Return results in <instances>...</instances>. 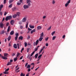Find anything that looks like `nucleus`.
Wrapping results in <instances>:
<instances>
[{
  "label": "nucleus",
  "instance_id": "f257e3e1",
  "mask_svg": "<svg viewBox=\"0 0 76 76\" xmlns=\"http://www.w3.org/2000/svg\"><path fill=\"white\" fill-rule=\"evenodd\" d=\"M12 17L11 15L7 16L5 18V20H6V21H7L8 20H10V19H12Z\"/></svg>",
  "mask_w": 76,
  "mask_h": 76
},
{
  "label": "nucleus",
  "instance_id": "f03ea898",
  "mask_svg": "<svg viewBox=\"0 0 76 76\" xmlns=\"http://www.w3.org/2000/svg\"><path fill=\"white\" fill-rule=\"evenodd\" d=\"M23 7L25 9H28L29 8V7L28 5H24L23 6Z\"/></svg>",
  "mask_w": 76,
  "mask_h": 76
},
{
  "label": "nucleus",
  "instance_id": "7ed1b4c3",
  "mask_svg": "<svg viewBox=\"0 0 76 76\" xmlns=\"http://www.w3.org/2000/svg\"><path fill=\"white\" fill-rule=\"evenodd\" d=\"M70 3V0H69V1L67 2V3L65 4V7H67Z\"/></svg>",
  "mask_w": 76,
  "mask_h": 76
},
{
  "label": "nucleus",
  "instance_id": "20e7f679",
  "mask_svg": "<svg viewBox=\"0 0 76 76\" xmlns=\"http://www.w3.org/2000/svg\"><path fill=\"white\" fill-rule=\"evenodd\" d=\"M26 18H23L22 20V22H26Z\"/></svg>",
  "mask_w": 76,
  "mask_h": 76
},
{
  "label": "nucleus",
  "instance_id": "39448f33",
  "mask_svg": "<svg viewBox=\"0 0 76 76\" xmlns=\"http://www.w3.org/2000/svg\"><path fill=\"white\" fill-rule=\"evenodd\" d=\"M38 42H39V40H37L36 42V43L35 42L34 43V46H35V44H36V45H37L38 44Z\"/></svg>",
  "mask_w": 76,
  "mask_h": 76
},
{
  "label": "nucleus",
  "instance_id": "423d86ee",
  "mask_svg": "<svg viewBox=\"0 0 76 76\" xmlns=\"http://www.w3.org/2000/svg\"><path fill=\"white\" fill-rule=\"evenodd\" d=\"M4 25L3 23H1L0 24V26L1 28H3Z\"/></svg>",
  "mask_w": 76,
  "mask_h": 76
},
{
  "label": "nucleus",
  "instance_id": "0eeeda50",
  "mask_svg": "<svg viewBox=\"0 0 76 76\" xmlns=\"http://www.w3.org/2000/svg\"><path fill=\"white\" fill-rule=\"evenodd\" d=\"M14 20H11L10 22V24L12 25H13L14 23Z\"/></svg>",
  "mask_w": 76,
  "mask_h": 76
},
{
  "label": "nucleus",
  "instance_id": "6e6552de",
  "mask_svg": "<svg viewBox=\"0 0 76 76\" xmlns=\"http://www.w3.org/2000/svg\"><path fill=\"white\" fill-rule=\"evenodd\" d=\"M16 14L17 15V16H20V12H16Z\"/></svg>",
  "mask_w": 76,
  "mask_h": 76
},
{
  "label": "nucleus",
  "instance_id": "1a4fd4ad",
  "mask_svg": "<svg viewBox=\"0 0 76 76\" xmlns=\"http://www.w3.org/2000/svg\"><path fill=\"white\" fill-rule=\"evenodd\" d=\"M14 34V31H12L10 32V35H13Z\"/></svg>",
  "mask_w": 76,
  "mask_h": 76
},
{
  "label": "nucleus",
  "instance_id": "9d476101",
  "mask_svg": "<svg viewBox=\"0 0 76 76\" xmlns=\"http://www.w3.org/2000/svg\"><path fill=\"white\" fill-rule=\"evenodd\" d=\"M12 12H15L16 10L17 9L15 7L12 8Z\"/></svg>",
  "mask_w": 76,
  "mask_h": 76
},
{
  "label": "nucleus",
  "instance_id": "9b49d317",
  "mask_svg": "<svg viewBox=\"0 0 76 76\" xmlns=\"http://www.w3.org/2000/svg\"><path fill=\"white\" fill-rule=\"evenodd\" d=\"M3 4H1L0 5V11L1 10V9L3 8Z\"/></svg>",
  "mask_w": 76,
  "mask_h": 76
},
{
  "label": "nucleus",
  "instance_id": "f8f14e48",
  "mask_svg": "<svg viewBox=\"0 0 76 76\" xmlns=\"http://www.w3.org/2000/svg\"><path fill=\"white\" fill-rule=\"evenodd\" d=\"M1 58L4 60H7V57L3 56H2Z\"/></svg>",
  "mask_w": 76,
  "mask_h": 76
},
{
  "label": "nucleus",
  "instance_id": "ddd939ff",
  "mask_svg": "<svg viewBox=\"0 0 76 76\" xmlns=\"http://www.w3.org/2000/svg\"><path fill=\"white\" fill-rule=\"evenodd\" d=\"M37 28L38 30H39V29H41L42 28V27L40 26H39L37 27Z\"/></svg>",
  "mask_w": 76,
  "mask_h": 76
},
{
  "label": "nucleus",
  "instance_id": "4468645a",
  "mask_svg": "<svg viewBox=\"0 0 76 76\" xmlns=\"http://www.w3.org/2000/svg\"><path fill=\"white\" fill-rule=\"evenodd\" d=\"M13 47L15 48H17V45H16V44H15L14 45Z\"/></svg>",
  "mask_w": 76,
  "mask_h": 76
},
{
  "label": "nucleus",
  "instance_id": "2eb2a0df",
  "mask_svg": "<svg viewBox=\"0 0 76 76\" xmlns=\"http://www.w3.org/2000/svg\"><path fill=\"white\" fill-rule=\"evenodd\" d=\"M17 16V15L16 14H15L12 15V17L13 18H16Z\"/></svg>",
  "mask_w": 76,
  "mask_h": 76
},
{
  "label": "nucleus",
  "instance_id": "dca6fc26",
  "mask_svg": "<svg viewBox=\"0 0 76 76\" xmlns=\"http://www.w3.org/2000/svg\"><path fill=\"white\" fill-rule=\"evenodd\" d=\"M38 56V53H37L34 56L35 58H37Z\"/></svg>",
  "mask_w": 76,
  "mask_h": 76
},
{
  "label": "nucleus",
  "instance_id": "f3484780",
  "mask_svg": "<svg viewBox=\"0 0 76 76\" xmlns=\"http://www.w3.org/2000/svg\"><path fill=\"white\" fill-rule=\"evenodd\" d=\"M19 40H20V39H21V40H22V39H23V37H22V36L20 37H19Z\"/></svg>",
  "mask_w": 76,
  "mask_h": 76
},
{
  "label": "nucleus",
  "instance_id": "a211bd4d",
  "mask_svg": "<svg viewBox=\"0 0 76 76\" xmlns=\"http://www.w3.org/2000/svg\"><path fill=\"white\" fill-rule=\"evenodd\" d=\"M43 39V37H40V38L39 39V41L41 42V41Z\"/></svg>",
  "mask_w": 76,
  "mask_h": 76
},
{
  "label": "nucleus",
  "instance_id": "6ab92c4d",
  "mask_svg": "<svg viewBox=\"0 0 76 76\" xmlns=\"http://www.w3.org/2000/svg\"><path fill=\"white\" fill-rule=\"evenodd\" d=\"M29 27L31 29H33L35 28L34 26H29Z\"/></svg>",
  "mask_w": 76,
  "mask_h": 76
},
{
  "label": "nucleus",
  "instance_id": "aec40b11",
  "mask_svg": "<svg viewBox=\"0 0 76 76\" xmlns=\"http://www.w3.org/2000/svg\"><path fill=\"white\" fill-rule=\"evenodd\" d=\"M10 26H8V28L7 29V32H8L10 31Z\"/></svg>",
  "mask_w": 76,
  "mask_h": 76
},
{
  "label": "nucleus",
  "instance_id": "412c9836",
  "mask_svg": "<svg viewBox=\"0 0 76 76\" xmlns=\"http://www.w3.org/2000/svg\"><path fill=\"white\" fill-rule=\"evenodd\" d=\"M11 39V36H9V37L8 38V41H10Z\"/></svg>",
  "mask_w": 76,
  "mask_h": 76
},
{
  "label": "nucleus",
  "instance_id": "4be33fe9",
  "mask_svg": "<svg viewBox=\"0 0 76 76\" xmlns=\"http://www.w3.org/2000/svg\"><path fill=\"white\" fill-rule=\"evenodd\" d=\"M44 36V33L42 32L40 34V37H43Z\"/></svg>",
  "mask_w": 76,
  "mask_h": 76
},
{
  "label": "nucleus",
  "instance_id": "5701e85b",
  "mask_svg": "<svg viewBox=\"0 0 76 76\" xmlns=\"http://www.w3.org/2000/svg\"><path fill=\"white\" fill-rule=\"evenodd\" d=\"M17 60H18V58L16 57L14 59V61L15 62L16 61H17Z\"/></svg>",
  "mask_w": 76,
  "mask_h": 76
},
{
  "label": "nucleus",
  "instance_id": "b1692460",
  "mask_svg": "<svg viewBox=\"0 0 76 76\" xmlns=\"http://www.w3.org/2000/svg\"><path fill=\"white\" fill-rule=\"evenodd\" d=\"M35 51H34L31 54V56H30V57H32V56H33V55L34 54V53H35Z\"/></svg>",
  "mask_w": 76,
  "mask_h": 76
},
{
  "label": "nucleus",
  "instance_id": "393cba45",
  "mask_svg": "<svg viewBox=\"0 0 76 76\" xmlns=\"http://www.w3.org/2000/svg\"><path fill=\"white\" fill-rule=\"evenodd\" d=\"M41 56H42V55H41V54L38 57V58H39L40 59L41 58Z\"/></svg>",
  "mask_w": 76,
  "mask_h": 76
},
{
  "label": "nucleus",
  "instance_id": "a878e982",
  "mask_svg": "<svg viewBox=\"0 0 76 76\" xmlns=\"http://www.w3.org/2000/svg\"><path fill=\"white\" fill-rule=\"evenodd\" d=\"M31 0H27V3L28 4V3H31Z\"/></svg>",
  "mask_w": 76,
  "mask_h": 76
},
{
  "label": "nucleus",
  "instance_id": "bb28decb",
  "mask_svg": "<svg viewBox=\"0 0 76 76\" xmlns=\"http://www.w3.org/2000/svg\"><path fill=\"white\" fill-rule=\"evenodd\" d=\"M4 74H5V75H6L7 74H8L9 73V72H7V71H5V72H3Z\"/></svg>",
  "mask_w": 76,
  "mask_h": 76
},
{
  "label": "nucleus",
  "instance_id": "cd10ccee",
  "mask_svg": "<svg viewBox=\"0 0 76 76\" xmlns=\"http://www.w3.org/2000/svg\"><path fill=\"white\" fill-rule=\"evenodd\" d=\"M24 44H25V47H27V45H28V44H27V43L26 42H25L24 43Z\"/></svg>",
  "mask_w": 76,
  "mask_h": 76
},
{
  "label": "nucleus",
  "instance_id": "c85d7f7f",
  "mask_svg": "<svg viewBox=\"0 0 76 76\" xmlns=\"http://www.w3.org/2000/svg\"><path fill=\"white\" fill-rule=\"evenodd\" d=\"M4 56H5V57H7V56H8V53H5Z\"/></svg>",
  "mask_w": 76,
  "mask_h": 76
},
{
  "label": "nucleus",
  "instance_id": "c756f323",
  "mask_svg": "<svg viewBox=\"0 0 76 76\" xmlns=\"http://www.w3.org/2000/svg\"><path fill=\"white\" fill-rule=\"evenodd\" d=\"M13 1V0H10L9 1V3H12Z\"/></svg>",
  "mask_w": 76,
  "mask_h": 76
},
{
  "label": "nucleus",
  "instance_id": "7c9ffc66",
  "mask_svg": "<svg viewBox=\"0 0 76 76\" xmlns=\"http://www.w3.org/2000/svg\"><path fill=\"white\" fill-rule=\"evenodd\" d=\"M30 38H31V36H28L27 38V39H28H28H29Z\"/></svg>",
  "mask_w": 76,
  "mask_h": 76
},
{
  "label": "nucleus",
  "instance_id": "2f4dec72",
  "mask_svg": "<svg viewBox=\"0 0 76 76\" xmlns=\"http://www.w3.org/2000/svg\"><path fill=\"white\" fill-rule=\"evenodd\" d=\"M20 76H25V75L23 73H21L20 74Z\"/></svg>",
  "mask_w": 76,
  "mask_h": 76
},
{
  "label": "nucleus",
  "instance_id": "473e14b6",
  "mask_svg": "<svg viewBox=\"0 0 76 76\" xmlns=\"http://www.w3.org/2000/svg\"><path fill=\"white\" fill-rule=\"evenodd\" d=\"M55 31H54L51 34H52V36H53V35H54V34H55Z\"/></svg>",
  "mask_w": 76,
  "mask_h": 76
},
{
  "label": "nucleus",
  "instance_id": "72a5a7b5",
  "mask_svg": "<svg viewBox=\"0 0 76 76\" xmlns=\"http://www.w3.org/2000/svg\"><path fill=\"white\" fill-rule=\"evenodd\" d=\"M15 35L16 37H18V36H19V34H18V33H16Z\"/></svg>",
  "mask_w": 76,
  "mask_h": 76
},
{
  "label": "nucleus",
  "instance_id": "f704fd0d",
  "mask_svg": "<svg viewBox=\"0 0 76 76\" xmlns=\"http://www.w3.org/2000/svg\"><path fill=\"white\" fill-rule=\"evenodd\" d=\"M10 65H11V63L9 62L7 63V66H9Z\"/></svg>",
  "mask_w": 76,
  "mask_h": 76
},
{
  "label": "nucleus",
  "instance_id": "c9c22d12",
  "mask_svg": "<svg viewBox=\"0 0 76 76\" xmlns=\"http://www.w3.org/2000/svg\"><path fill=\"white\" fill-rule=\"evenodd\" d=\"M56 36H53L52 39L53 40H54L56 39Z\"/></svg>",
  "mask_w": 76,
  "mask_h": 76
},
{
  "label": "nucleus",
  "instance_id": "e433bc0d",
  "mask_svg": "<svg viewBox=\"0 0 76 76\" xmlns=\"http://www.w3.org/2000/svg\"><path fill=\"white\" fill-rule=\"evenodd\" d=\"M31 67V65H27V68H30Z\"/></svg>",
  "mask_w": 76,
  "mask_h": 76
},
{
  "label": "nucleus",
  "instance_id": "4c0bfd02",
  "mask_svg": "<svg viewBox=\"0 0 76 76\" xmlns=\"http://www.w3.org/2000/svg\"><path fill=\"white\" fill-rule=\"evenodd\" d=\"M18 37H15V41H17V39H18Z\"/></svg>",
  "mask_w": 76,
  "mask_h": 76
},
{
  "label": "nucleus",
  "instance_id": "58836bf2",
  "mask_svg": "<svg viewBox=\"0 0 76 76\" xmlns=\"http://www.w3.org/2000/svg\"><path fill=\"white\" fill-rule=\"evenodd\" d=\"M55 3H56V2L54 1V0H53L52 1V4H55Z\"/></svg>",
  "mask_w": 76,
  "mask_h": 76
},
{
  "label": "nucleus",
  "instance_id": "ea45409f",
  "mask_svg": "<svg viewBox=\"0 0 76 76\" xmlns=\"http://www.w3.org/2000/svg\"><path fill=\"white\" fill-rule=\"evenodd\" d=\"M17 5H20L21 4V3H19V2H17Z\"/></svg>",
  "mask_w": 76,
  "mask_h": 76
},
{
  "label": "nucleus",
  "instance_id": "a19ab883",
  "mask_svg": "<svg viewBox=\"0 0 76 76\" xmlns=\"http://www.w3.org/2000/svg\"><path fill=\"white\" fill-rule=\"evenodd\" d=\"M30 48H27V53H28V52H29V50H30Z\"/></svg>",
  "mask_w": 76,
  "mask_h": 76
},
{
  "label": "nucleus",
  "instance_id": "79ce46f5",
  "mask_svg": "<svg viewBox=\"0 0 76 76\" xmlns=\"http://www.w3.org/2000/svg\"><path fill=\"white\" fill-rule=\"evenodd\" d=\"M28 22L27 23L26 25V28H28Z\"/></svg>",
  "mask_w": 76,
  "mask_h": 76
},
{
  "label": "nucleus",
  "instance_id": "37998d69",
  "mask_svg": "<svg viewBox=\"0 0 76 76\" xmlns=\"http://www.w3.org/2000/svg\"><path fill=\"white\" fill-rule=\"evenodd\" d=\"M9 7H10V8H11V7H12V4H10L9 6Z\"/></svg>",
  "mask_w": 76,
  "mask_h": 76
},
{
  "label": "nucleus",
  "instance_id": "c03bdc74",
  "mask_svg": "<svg viewBox=\"0 0 76 76\" xmlns=\"http://www.w3.org/2000/svg\"><path fill=\"white\" fill-rule=\"evenodd\" d=\"M20 55V53H19L18 52V53L17 54V57H18L19 56V55Z\"/></svg>",
  "mask_w": 76,
  "mask_h": 76
},
{
  "label": "nucleus",
  "instance_id": "a18cd8bd",
  "mask_svg": "<svg viewBox=\"0 0 76 76\" xmlns=\"http://www.w3.org/2000/svg\"><path fill=\"white\" fill-rule=\"evenodd\" d=\"M51 26H50L49 28H48L47 30L49 31V30H50V29H51Z\"/></svg>",
  "mask_w": 76,
  "mask_h": 76
},
{
  "label": "nucleus",
  "instance_id": "49530a36",
  "mask_svg": "<svg viewBox=\"0 0 76 76\" xmlns=\"http://www.w3.org/2000/svg\"><path fill=\"white\" fill-rule=\"evenodd\" d=\"M9 68H8V69H7L6 70H5V71L6 72H8V71H9Z\"/></svg>",
  "mask_w": 76,
  "mask_h": 76
},
{
  "label": "nucleus",
  "instance_id": "de8ad7c7",
  "mask_svg": "<svg viewBox=\"0 0 76 76\" xmlns=\"http://www.w3.org/2000/svg\"><path fill=\"white\" fill-rule=\"evenodd\" d=\"M48 37L47 38H45V40L46 41H48Z\"/></svg>",
  "mask_w": 76,
  "mask_h": 76
},
{
  "label": "nucleus",
  "instance_id": "09e8293b",
  "mask_svg": "<svg viewBox=\"0 0 76 76\" xmlns=\"http://www.w3.org/2000/svg\"><path fill=\"white\" fill-rule=\"evenodd\" d=\"M28 6H31V3L30 2L28 3Z\"/></svg>",
  "mask_w": 76,
  "mask_h": 76
},
{
  "label": "nucleus",
  "instance_id": "8fccbe9b",
  "mask_svg": "<svg viewBox=\"0 0 76 76\" xmlns=\"http://www.w3.org/2000/svg\"><path fill=\"white\" fill-rule=\"evenodd\" d=\"M65 37H66V36L65 35H64L63 36H62V38L63 39H64V38H65Z\"/></svg>",
  "mask_w": 76,
  "mask_h": 76
},
{
  "label": "nucleus",
  "instance_id": "3c124183",
  "mask_svg": "<svg viewBox=\"0 0 76 76\" xmlns=\"http://www.w3.org/2000/svg\"><path fill=\"white\" fill-rule=\"evenodd\" d=\"M31 71V69L30 68H28V72H30Z\"/></svg>",
  "mask_w": 76,
  "mask_h": 76
},
{
  "label": "nucleus",
  "instance_id": "603ef678",
  "mask_svg": "<svg viewBox=\"0 0 76 76\" xmlns=\"http://www.w3.org/2000/svg\"><path fill=\"white\" fill-rule=\"evenodd\" d=\"M20 29H22V28H23V26H20Z\"/></svg>",
  "mask_w": 76,
  "mask_h": 76
},
{
  "label": "nucleus",
  "instance_id": "864d4df0",
  "mask_svg": "<svg viewBox=\"0 0 76 76\" xmlns=\"http://www.w3.org/2000/svg\"><path fill=\"white\" fill-rule=\"evenodd\" d=\"M6 3V0H4V4H5Z\"/></svg>",
  "mask_w": 76,
  "mask_h": 76
},
{
  "label": "nucleus",
  "instance_id": "5fc2aeb1",
  "mask_svg": "<svg viewBox=\"0 0 76 76\" xmlns=\"http://www.w3.org/2000/svg\"><path fill=\"white\" fill-rule=\"evenodd\" d=\"M9 23H7L6 24V26H9Z\"/></svg>",
  "mask_w": 76,
  "mask_h": 76
},
{
  "label": "nucleus",
  "instance_id": "6e6d98bb",
  "mask_svg": "<svg viewBox=\"0 0 76 76\" xmlns=\"http://www.w3.org/2000/svg\"><path fill=\"white\" fill-rule=\"evenodd\" d=\"M0 15L2 16V15H3V13H2V12L0 11Z\"/></svg>",
  "mask_w": 76,
  "mask_h": 76
},
{
  "label": "nucleus",
  "instance_id": "4d7b16f0",
  "mask_svg": "<svg viewBox=\"0 0 76 76\" xmlns=\"http://www.w3.org/2000/svg\"><path fill=\"white\" fill-rule=\"evenodd\" d=\"M29 59H30V61H31V60H32V57H31V56H30L29 57Z\"/></svg>",
  "mask_w": 76,
  "mask_h": 76
},
{
  "label": "nucleus",
  "instance_id": "13d9d810",
  "mask_svg": "<svg viewBox=\"0 0 76 76\" xmlns=\"http://www.w3.org/2000/svg\"><path fill=\"white\" fill-rule=\"evenodd\" d=\"M33 31V32H35V31H36V30L35 29H34L33 30H32Z\"/></svg>",
  "mask_w": 76,
  "mask_h": 76
},
{
  "label": "nucleus",
  "instance_id": "bf43d9fd",
  "mask_svg": "<svg viewBox=\"0 0 76 76\" xmlns=\"http://www.w3.org/2000/svg\"><path fill=\"white\" fill-rule=\"evenodd\" d=\"M12 62H13V60L12 59H11L10 60V63H12Z\"/></svg>",
  "mask_w": 76,
  "mask_h": 76
},
{
  "label": "nucleus",
  "instance_id": "052dcab7",
  "mask_svg": "<svg viewBox=\"0 0 76 76\" xmlns=\"http://www.w3.org/2000/svg\"><path fill=\"white\" fill-rule=\"evenodd\" d=\"M24 50V48H23L22 49H21V52L22 53V51H23V50Z\"/></svg>",
  "mask_w": 76,
  "mask_h": 76
},
{
  "label": "nucleus",
  "instance_id": "680f3d73",
  "mask_svg": "<svg viewBox=\"0 0 76 76\" xmlns=\"http://www.w3.org/2000/svg\"><path fill=\"white\" fill-rule=\"evenodd\" d=\"M7 15V12H5L4 13V16H6Z\"/></svg>",
  "mask_w": 76,
  "mask_h": 76
},
{
  "label": "nucleus",
  "instance_id": "e2e57ef3",
  "mask_svg": "<svg viewBox=\"0 0 76 76\" xmlns=\"http://www.w3.org/2000/svg\"><path fill=\"white\" fill-rule=\"evenodd\" d=\"M22 58H23V56H22L20 58V60H21Z\"/></svg>",
  "mask_w": 76,
  "mask_h": 76
},
{
  "label": "nucleus",
  "instance_id": "0e129e2a",
  "mask_svg": "<svg viewBox=\"0 0 76 76\" xmlns=\"http://www.w3.org/2000/svg\"><path fill=\"white\" fill-rule=\"evenodd\" d=\"M28 31H31L32 29H31L29 28H28Z\"/></svg>",
  "mask_w": 76,
  "mask_h": 76
},
{
  "label": "nucleus",
  "instance_id": "69168bd1",
  "mask_svg": "<svg viewBox=\"0 0 76 76\" xmlns=\"http://www.w3.org/2000/svg\"><path fill=\"white\" fill-rule=\"evenodd\" d=\"M28 63H26V64H25V66L26 67L27 66V65H28Z\"/></svg>",
  "mask_w": 76,
  "mask_h": 76
},
{
  "label": "nucleus",
  "instance_id": "338daca9",
  "mask_svg": "<svg viewBox=\"0 0 76 76\" xmlns=\"http://www.w3.org/2000/svg\"><path fill=\"white\" fill-rule=\"evenodd\" d=\"M45 45L46 46V47H48V43H46Z\"/></svg>",
  "mask_w": 76,
  "mask_h": 76
},
{
  "label": "nucleus",
  "instance_id": "774afa93",
  "mask_svg": "<svg viewBox=\"0 0 76 76\" xmlns=\"http://www.w3.org/2000/svg\"><path fill=\"white\" fill-rule=\"evenodd\" d=\"M37 50H38V48H36L35 49L34 51H37Z\"/></svg>",
  "mask_w": 76,
  "mask_h": 76
}]
</instances>
